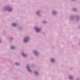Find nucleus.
<instances>
[{"label":"nucleus","mask_w":80,"mask_h":80,"mask_svg":"<svg viewBox=\"0 0 80 80\" xmlns=\"http://www.w3.org/2000/svg\"><path fill=\"white\" fill-rule=\"evenodd\" d=\"M28 39H29V38L28 37L26 38H24V42H27L28 41Z\"/></svg>","instance_id":"1"},{"label":"nucleus","mask_w":80,"mask_h":80,"mask_svg":"<svg viewBox=\"0 0 80 80\" xmlns=\"http://www.w3.org/2000/svg\"><path fill=\"white\" fill-rule=\"evenodd\" d=\"M35 29L36 32H40V29L36 28Z\"/></svg>","instance_id":"2"},{"label":"nucleus","mask_w":80,"mask_h":80,"mask_svg":"<svg viewBox=\"0 0 80 80\" xmlns=\"http://www.w3.org/2000/svg\"><path fill=\"white\" fill-rule=\"evenodd\" d=\"M11 49H14L15 47H13V46H11Z\"/></svg>","instance_id":"3"},{"label":"nucleus","mask_w":80,"mask_h":80,"mask_svg":"<svg viewBox=\"0 0 80 80\" xmlns=\"http://www.w3.org/2000/svg\"><path fill=\"white\" fill-rule=\"evenodd\" d=\"M16 25H17V24H15V23H13L12 24V26H14V27H15L16 26Z\"/></svg>","instance_id":"4"},{"label":"nucleus","mask_w":80,"mask_h":80,"mask_svg":"<svg viewBox=\"0 0 80 80\" xmlns=\"http://www.w3.org/2000/svg\"><path fill=\"white\" fill-rule=\"evenodd\" d=\"M27 68L28 70V71H29V72H30V69H29V68H28V66H27Z\"/></svg>","instance_id":"5"},{"label":"nucleus","mask_w":80,"mask_h":80,"mask_svg":"<svg viewBox=\"0 0 80 80\" xmlns=\"http://www.w3.org/2000/svg\"><path fill=\"white\" fill-rule=\"evenodd\" d=\"M54 59H51V62H54Z\"/></svg>","instance_id":"6"},{"label":"nucleus","mask_w":80,"mask_h":80,"mask_svg":"<svg viewBox=\"0 0 80 80\" xmlns=\"http://www.w3.org/2000/svg\"><path fill=\"white\" fill-rule=\"evenodd\" d=\"M22 55L24 56V57H25V54H22Z\"/></svg>","instance_id":"7"},{"label":"nucleus","mask_w":80,"mask_h":80,"mask_svg":"<svg viewBox=\"0 0 80 80\" xmlns=\"http://www.w3.org/2000/svg\"><path fill=\"white\" fill-rule=\"evenodd\" d=\"M16 65H18V63H16Z\"/></svg>","instance_id":"8"},{"label":"nucleus","mask_w":80,"mask_h":80,"mask_svg":"<svg viewBox=\"0 0 80 80\" xmlns=\"http://www.w3.org/2000/svg\"><path fill=\"white\" fill-rule=\"evenodd\" d=\"M35 74H36V75H37V72H35Z\"/></svg>","instance_id":"9"},{"label":"nucleus","mask_w":80,"mask_h":80,"mask_svg":"<svg viewBox=\"0 0 80 80\" xmlns=\"http://www.w3.org/2000/svg\"><path fill=\"white\" fill-rule=\"evenodd\" d=\"M34 53H36V51H34Z\"/></svg>","instance_id":"10"},{"label":"nucleus","mask_w":80,"mask_h":80,"mask_svg":"<svg viewBox=\"0 0 80 80\" xmlns=\"http://www.w3.org/2000/svg\"><path fill=\"white\" fill-rule=\"evenodd\" d=\"M72 77H70V79H72Z\"/></svg>","instance_id":"11"}]
</instances>
